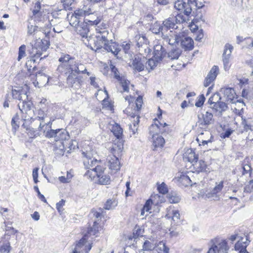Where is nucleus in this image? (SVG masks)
<instances>
[{"label":"nucleus","instance_id":"1","mask_svg":"<svg viewBox=\"0 0 253 253\" xmlns=\"http://www.w3.org/2000/svg\"><path fill=\"white\" fill-rule=\"evenodd\" d=\"M60 64L58 65L57 70L60 72H67L73 74H86L88 76L90 73L86 71V68L82 63L75 61L71 59L68 54L62 55L59 59Z\"/></svg>","mask_w":253,"mask_h":253},{"label":"nucleus","instance_id":"2","mask_svg":"<svg viewBox=\"0 0 253 253\" xmlns=\"http://www.w3.org/2000/svg\"><path fill=\"white\" fill-rule=\"evenodd\" d=\"M45 136L48 138H53L54 141H56V146H59V151L61 154L63 155L64 149L65 148V143L66 141L69 140L70 136L68 132L64 129H57L44 131Z\"/></svg>","mask_w":253,"mask_h":253},{"label":"nucleus","instance_id":"3","mask_svg":"<svg viewBox=\"0 0 253 253\" xmlns=\"http://www.w3.org/2000/svg\"><path fill=\"white\" fill-rule=\"evenodd\" d=\"M49 44L47 43L44 45V43L42 40H38L35 42L34 44H32L31 51L32 58L26 63V65H31L32 62H36L37 59L40 58L43 51H45L49 47Z\"/></svg>","mask_w":253,"mask_h":253},{"label":"nucleus","instance_id":"4","mask_svg":"<svg viewBox=\"0 0 253 253\" xmlns=\"http://www.w3.org/2000/svg\"><path fill=\"white\" fill-rule=\"evenodd\" d=\"M211 247L207 253H227L229 248L225 240L218 238L211 240Z\"/></svg>","mask_w":253,"mask_h":253},{"label":"nucleus","instance_id":"5","mask_svg":"<svg viewBox=\"0 0 253 253\" xmlns=\"http://www.w3.org/2000/svg\"><path fill=\"white\" fill-rule=\"evenodd\" d=\"M82 155L84 157V165L86 169H98L100 171L105 169L101 166V162L92 158L90 153L83 152Z\"/></svg>","mask_w":253,"mask_h":253},{"label":"nucleus","instance_id":"6","mask_svg":"<svg viewBox=\"0 0 253 253\" xmlns=\"http://www.w3.org/2000/svg\"><path fill=\"white\" fill-rule=\"evenodd\" d=\"M86 12L82 9H79L74 11L71 16L68 14L67 18L69 21V23L75 29L84 20V16H85Z\"/></svg>","mask_w":253,"mask_h":253},{"label":"nucleus","instance_id":"7","mask_svg":"<svg viewBox=\"0 0 253 253\" xmlns=\"http://www.w3.org/2000/svg\"><path fill=\"white\" fill-rule=\"evenodd\" d=\"M195 0H177L174 2V8L185 15L189 16L192 11V4H194Z\"/></svg>","mask_w":253,"mask_h":253},{"label":"nucleus","instance_id":"8","mask_svg":"<svg viewBox=\"0 0 253 253\" xmlns=\"http://www.w3.org/2000/svg\"><path fill=\"white\" fill-rule=\"evenodd\" d=\"M18 107L21 112L25 114L24 117L25 120H31L33 119V115L35 114L33 109H32L33 105L31 102H27L26 100H22L18 105Z\"/></svg>","mask_w":253,"mask_h":253},{"label":"nucleus","instance_id":"9","mask_svg":"<svg viewBox=\"0 0 253 253\" xmlns=\"http://www.w3.org/2000/svg\"><path fill=\"white\" fill-rule=\"evenodd\" d=\"M214 120L211 113L207 111L205 114H203L201 116L199 115L198 122L199 126L202 128L207 129L208 126L213 124Z\"/></svg>","mask_w":253,"mask_h":253},{"label":"nucleus","instance_id":"10","mask_svg":"<svg viewBox=\"0 0 253 253\" xmlns=\"http://www.w3.org/2000/svg\"><path fill=\"white\" fill-rule=\"evenodd\" d=\"M233 49V46L229 43H226L224 46L222 54V61L225 71H228L230 68V59Z\"/></svg>","mask_w":253,"mask_h":253},{"label":"nucleus","instance_id":"11","mask_svg":"<svg viewBox=\"0 0 253 253\" xmlns=\"http://www.w3.org/2000/svg\"><path fill=\"white\" fill-rule=\"evenodd\" d=\"M110 68L112 72L114 73V78L116 79L121 84V86L123 88V91L124 92H128V85L129 84V82L126 80L125 77H121L120 76V73L118 70V69L116 68L115 66L113 65H111Z\"/></svg>","mask_w":253,"mask_h":253},{"label":"nucleus","instance_id":"12","mask_svg":"<svg viewBox=\"0 0 253 253\" xmlns=\"http://www.w3.org/2000/svg\"><path fill=\"white\" fill-rule=\"evenodd\" d=\"M87 234H85L84 237L76 244L75 249L81 253H88L92 248V244L86 241Z\"/></svg>","mask_w":253,"mask_h":253},{"label":"nucleus","instance_id":"13","mask_svg":"<svg viewBox=\"0 0 253 253\" xmlns=\"http://www.w3.org/2000/svg\"><path fill=\"white\" fill-rule=\"evenodd\" d=\"M163 39L169 44L175 45L181 41V38L180 36L177 35L175 32L170 31L168 33L164 35Z\"/></svg>","mask_w":253,"mask_h":253},{"label":"nucleus","instance_id":"14","mask_svg":"<svg viewBox=\"0 0 253 253\" xmlns=\"http://www.w3.org/2000/svg\"><path fill=\"white\" fill-rule=\"evenodd\" d=\"M220 92L223 95V97L226 101L232 103L235 102L234 99L236 98V94L233 88L222 87L220 89Z\"/></svg>","mask_w":253,"mask_h":253},{"label":"nucleus","instance_id":"15","mask_svg":"<svg viewBox=\"0 0 253 253\" xmlns=\"http://www.w3.org/2000/svg\"><path fill=\"white\" fill-rule=\"evenodd\" d=\"M219 74V68L217 66L214 65L210 71L204 81V85L205 87L209 86L216 79Z\"/></svg>","mask_w":253,"mask_h":253},{"label":"nucleus","instance_id":"16","mask_svg":"<svg viewBox=\"0 0 253 253\" xmlns=\"http://www.w3.org/2000/svg\"><path fill=\"white\" fill-rule=\"evenodd\" d=\"M139 42H137V45L139 48V53L143 55V59H145V56H147L151 51V49L148 47L146 43L147 39L144 37H139L138 39Z\"/></svg>","mask_w":253,"mask_h":253},{"label":"nucleus","instance_id":"17","mask_svg":"<svg viewBox=\"0 0 253 253\" xmlns=\"http://www.w3.org/2000/svg\"><path fill=\"white\" fill-rule=\"evenodd\" d=\"M153 57L159 62L162 60L166 54V50L161 44H157L154 47Z\"/></svg>","mask_w":253,"mask_h":253},{"label":"nucleus","instance_id":"18","mask_svg":"<svg viewBox=\"0 0 253 253\" xmlns=\"http://www.w3.org/2000/svg\"><path fill=\"white\" fill-rule=\"evenodd\" d=\"M176 24L172 16L169 17L165 20L162 23L163 31H165V34H167L169 30L170 31H171V29H177V26H176Z\"/></svg>","mask_w":253,"mask_h":253},{"label":"nucleus","instance_id":"19","mask_svg":"<svg viewBox=\"0 0 253 253\" xmlns=\"http://www.w3.org/2000/svg\"><path fill=\"white\" fill-rule=\"evenodd\" d=\"M36 115H37L36 118L34 119L33 118L32 120H33V121L38 120V121H40V124H39V129H42V127L45 125L50 126V127H51V124H50V122H49L48 123H44L43 122V120L45 118L46 115L43 110H42V109L38 110L37 111V113H36Z\"/></svg>","mask_w":253,"mask_h":253},{"label":"nucleus","instance_id":"20","mask_svg":"<svg viewBox=\"0 0 253 253\" xmlns=\"http://www.w3.org/2000/svg\"><path fill=\"white\" fill-rule=\"evenodd\" d=\"M87 25V22L84 20L75 29L77 33L80 35L83 38H87V34L89 32Z\"/></svg>","mask_w":253,"mask_h":253},{"label":"nucleus","instance_id":"21","mask_svg":"<svg viewBox=\"0 0 253 253\" xmlns=\"http://www.w3.org/2000/svg\"><path fill=\"white\" fill-rule=\"evenodd\" d=\"M104 48L108 52H111L115 55H117L119 52L121 51L119 44L115 42H112V41H109L108 42H105Z\"/></svg>","mask_w":253,"mask_h":253},{"label":"nucleus","instance_id":"22","mask_svg":"<svg viewBox=\"0 0 253 253\" xmlns=\"http://www.w3.org/2000/svg\"><path fill=\"white\" fill-rule=\"evenodd\" d=\"M80 79L76 75L70 73L67 78V84L69 87H73L74 86L78 87L80 86Z\"/></svg>","mask_w":253,"mask_h":253},{"label":"nucleus","instance_id":"23","mask_svg":"<svg viewBox=\"0 0 253 253\" xmlns=\"http://www.w3.org/2000/svg\"><path fill=\"white\" fill-rule=\"evenodd\" d=\"M87 41H88V44L93 50H97L100 49L103 45L104 46V42L101 40H97L95 38V37H89Z\"/></svg>","mask_w":253,"mask_h":253},{"label":"nucleus","instance_id":"24","mask_svg":"<svg viewBox=\"0 0 253 253\" xmlns=\"http://www.w3.org/2000/svg\"><path fill=\"white\" fill-rule=\"evenodd\" d=\"M12 94L14 99H18L20 101L26 100L28 99L26 92L19 88L18 89H12Z\"/></svg>","mask_w":253,"mask_h":253},{"label":"nucleus","instance_id":"25","mask_svg":"<svg viewBox=\"0 0 253 253\" xmlns=\"http://www.w3.org/2000/svg\"><path fill=\"white\" fill-rule=\"evenodd\" d=\"M180 42L181 45L185 50H191L194 48V41L190 37H184Z\"/></svg>","mask_w":253,"mask_h":253},{"label":"nucleus","instance_id":"26","mask_svg":"<svg viewBox=\"0 0 253 253\" xmlns=\"http://www.w3.org/2000/svg\"><path fill=\"white\" fill-rule=\"evenodd\" d=\"M108 166L112 170L117 171L120 169V163L118 158L114 155L110 157L108 160Z\"/></svg>","mask_w":253,"mask_h":253},{"label":"nucleus","instance_id":"27","mask_svg":"<svg viewBox=\"0 0 253 253\" xmlns=\"http://www.w3.org/2000/svg\"><path fill=\"white\" fill-rule=\"evenodd\" d=\"M157 198L160 199L158 196L156 195L155 197H152V199H149L146 202L143 209L141 210V216H143L144 215L145 211H149L151 210V206L152 205H157L158 202L157 201H155V199Z\"/></svg>","mask_w":253,"mask_h":253},{"label":"nucleus","instance_id":"28","mask_svg":"<svg viewBox=\"0 0 253 253\" xmlns=\"http://www.w3.org/2000/svg\"><path fill=\"white\" fill-rule=\"evenodd\" d=\"M110 129L117 138L119 139L122 137L123 131L122 128L118 124L115 122L110 124Z\"/></svg>","mask_w":253,"mask_h":253},{"label":"nucleus","instance_id":"29","mask_svg":"<svg viewBox=\"0 0 253 253\" xmlns=\"http://www.w3.org/2000/svg\"><path fill=\"white\" fill-rule=\"evenodd\" d=\"M180 213L179 211L177 210H169L167 214L166 215V217L168 218H171L173 223L175 224H178L180 222Z\"/></svg>","mask_w":253,"mask_h":253},{"label":"nucleus","instance_id":"30","mask_svg":"<svg viewBox=\"0 0 253 253\" xmlns=\"http://www.w3.org/2000/svg\"><path fill=\"white\" fill-rule=\"evenodd\" d=\"M153 145L154 147V150L157 149L158 148H162L163 147L165 141L164 138L159 135L153 134Z\"/></svg>","mask_w":253,"mask_h":253},{"label":"nucleus","instance_id":"31","mask_svg":"<svg viewBox=\"0 0 253 253\" xmlns=\"http://www.w3.org/2000/svg\"><path fill=\"white\" fill-rule=\"evenodd\" d=\"M243 239L241 238L240 240H239L235 245V250L238 251L240 253H243L244 252H246V248L247 245L249 244L250 241H248V237L246 236V241L244 242L243 241Z\"/></svg>","mask_w":253,"mask_h":253},{"label":"nucleus","instance_id":"32","mask_svg":"<svg viewBox=\"0 0 253 253\" xmlns=\"http://www.w3.org/2000/svg\"><path fill=\"white\" fill-rule=\"evenodd\" d=\"M253 196V180L250 181L244 188L243 197H246L245 200L251 199Z\"/></svg>","mask_w":253,"mask_h":253},{"label":"nucleus","instance_id":"33","mask_svg":"<svg viewBox=\"0 0 253 253\" xmlns=\"http://www.w3.org/2000/svg\"><path fill=\"white\" fill-rule=\"evenodd\" d=\"M145 62V59L142 60L139 58H135L132 61V66L133 69L137 71H142L144 69L145 65L144 63Z\"/></svg>","mask_w":253,"mask_h":253},{"label":"nucleus","instance_id":"34","mask_svg":"<svg viewBox=\"0 0 253 253\" xmlns=\"http://www.w3.org/2000/svg\"><path fill=\"white\" fill-rule=\"evenodd\" d=\"M184 159L191 163L193 164L198 160V156L196 155L195 152L192 149H189L185 153Z\"/></svg>","mask_w":253,"mask_h":253},{"label":"nucleus","instance_id":"35","mask_svg":"<svg viewBox=\"0 0 253 253\" xmlns=\"http://www.w3.org/2000/svg\"><path fill=\"white\" fill-rule=\"evenodd\" d=\"M211 108L217 112L222 113L226 110L228 107L225 102L220 101L211 106Z\"/></svg>","mask_w":253,"mask_h":253},{"label":"nucleus","instance_id":"36","mask_svg":"<svg viewBox=\"0 0 253 253\" xmlns=\"http://www.w3.org/2000/svg\"><path fill=\"white\" fill-rule=\"evenodd\" d=\"M194 169L197 172H203L206 171L207 166L205 162L203 160H197L193 164Z\"/></svg>","mask_w":253,"mask_h":253},{"label":"nucleus","instance_id":"37","mask_svg":"<svg viewBox=\"0 0 253 253\" xmlns=\"http://www.w3.org/2000/svg\"><path fill=\"white\" fill-rule=\"evenodd\" d=\"M88 17L86 18L84 17V20L87 22V24L91 25H97L101 20L100 17H97L93 14H88Z\"/></svg>","mask_w":253,"mask_h":253},{"label":"nucleus","instance_id":"38","mask_svg":"<svg viewBox=\"0 0 253 253\" xmlns=\"http://www.w3.org/2000/svg\"><path fill=\"white\" fill-rule=\"evenodd\" d=\"M178 181L184 186L192 185L193 182L189 176L185 174H181L178 177Z\"/></svg>","mask_w":253,"mask_h":253},{"label":"nucleus","instance_id":"39","mask_svg":"<svg viewBox=\"0 0 253 253\" xmlns=\"http://www.w3.org/2000/svg\"><path fill=\"white\" fill-rule=\"evenodd\" d=\"M143 251H155L156 248V243L154 241L146 240L143 244Z\"/></svg>","mask_w":253,"mask_h":253},{"label":"nucleus","instance_id":"40","mask_svg":"<svg viewBox=\"0 0 253 253\" xmlns=\"http://www.w3.org/2000/svg\"><path fill=\"white\" fill-rule=\"evenodd\" d=\"M163 25H160L158 22H156L154 24L153 26H152L151 28V30H152L153 33L156 34H160V33L162 34V38L165 34V31H163Z\"/></svg>","mask_w":253,"mask_h":253},{"label":"nucleus","instance_id":"41","mask_svg":"<svg viewBox=\"0 0 253 253\" xmlns=\"http://www.w3.org/2000/svg\"><path fill=\"white\" fill-rule=\"evenodd\" d=\"M100 172L101 171H100V170L99 171L98 169H88L84 174V176L86 177L88 179L92 180L96 176H99V175H100Z\"/></svg>","mask_w":253,"mask_h":253},{"label":"nucleus","instance_id":"42","mask_svg":"<svg viewBox=\"0 0 253 253\" xmlns=\"http://www.w3.org/2000/svg\"><path fill=\"white\" fill-rule=\"evenodd\" d=\"M158 253H169V249L167 247L165 244L163 242H160L157 245L156 244L155 249Z\"/></svg>","mask_w":253,"mask_h":253},{"label":"nucleus","instance_id":"43","mask_svg":"<svg viewBox=\"0 0 253 253\" xmlns=\"http://www.w3.org/2000/svg\"><path fill=\"white\" fill-rule=\"evenodd\" d=\"M104 170L100 172V175H99V176H97L98 178V182L100 184L107 185L110 184L111 181L110 177L109 175L103 174Z\"/></svg>","mask_w":253,"mask_h":253},{"label":"nucleus","instance_id":"44","mask_svg":"<svg viewBox=\"0 0 253 253\" xmlns=\"http://www.w3.org/2000/svg\"><path fill=\"white\" fill-rule=\"evenodd\" d=\"M103 30L101 32L100 31V34L96 35L95 36V38L97 40H101L104 43L109 42V40L108 39V36L109 34V32L107 29H103Z\"/></svg>","mask_w":253,"mask_h":253},{"label":"nucleus","instance_id":"45","mask_svg":"<svg viewBox=\"0 0 253 253\" xmlns=\"http://www.w3.org/2000/svg\"><path fill=\"white\" fill-rule=\"evenodd\" d=\"M159 124H156L155 125H152L150 128V132H152V129H155V128L159 129V132L161 133H164L166 131V129L165 128V126H167V124L166 123H161L159 122Z\"/></svg>","mask_w":253,"mask_h":253},{"label":"nucleus","instance_id":"46","mask_svg":"<svg viewBox=\"0 0 253 253\" xmlns=\"http://www.w3.org/2000/svg\"><path fill=\"white\" fill-rule=\"evenodd\" d=\"M100 229L101 227L98 225L96 221H94L92 227L88 230L87 235L88 234L90 236L95 235Z\"/></svg>","mask_w":253,"mask_h":253},{"label":"nucleus","instance_id":"47","mask_svg":"<svg viewBox=\"0 0 253 253\" xmlns=\"http://www.w3.org/2000/svg\"><path fill=\"white\" fill-rule=\"evenodd\" d=\"M158 62H157V60L154 58L149 59L146 63V68L148 70H153L157 66Z\"/></svg>","mask_w":253,"mask_h":253},{"label":"nucleus","instance_id":"48","mask_svg":"<svg viewBox=\"0 0 253 253\" xmlns=\"http://www.w3.org/2000/svg\"><path fill=\"white\" fill-rule=\"evenodd\" d=\"M118 202L115 200H108L106 202L104 208L109 210L114 209L117 206Z\"/></svg>","mask_w":253,"mask_h":253},{"label":"nucleus","instance_id":"49","mask_svg":"<svg viewBox=\"0 0 253 253\" xmlns=\"http://www.w3.org/2000/svg\"><path fill=\"white\" fill-rule=\"evenodd\" d=\"M221 97L219 93H214L212 96H211L209 100L208 103H210V105L211 106L213 104L217 103L220 101Z\"/></svg>","mask_w":253,"mask_h":253},{"label":"nucleus","instance_id":"50","mask_svg":"<svg viewBox=\"0 0 253 253\" xmlns=\"http://www.w3.org/2000/svg\"><path fill=\"white\" fill-rule=\"evenodd\" d=\"M74 2V0H62L61 2L62 3V7L65 10H72V5Z\"/></svg>","mask_w":253,"mask_h":253},{"label":"nucleus","instance_id":"51","mask_svg":"<svg viewBox=\"0 0 253 253\" xmlns=\"http://www.w3.org/2000/svg\"><path fill=\"white\" fill-rule=\"evenodd\" d=\"M33 13L35 17H40L42 16V12L41 11V3L39 1L36 2L33 10Z\"/></svg>","mask_w":253,"mask_h":253},{"label":"nucleus","instance_id":"52","mask_svg":"<svg viewBox=\"0 0 253 253\" xmlns=\"http://www.w3.org/2000/svg\"><path fill=\"white\" fill-rule=\"evenodd\" d=\"M176 24L182 23L186 21V17L182 14H177L175 16H172Z\"/></svg>","mask_w":253,"mask_h":253},{"label":"nucleus","instance_id":"53","mask_svg":"<svg viewBox=\"0 0 253 253\" xmlns=\"http://www.w3.org/2000/svg\"><path fill=\"white\" fill-rule=\"evenodd\" d=\"M206 133L208 135H210V138L208 139V140H204L203 139H202L201 138V136L204 134V133L203 132H201L199 135V137L197 138V140L199 142L200 141V139H201L202 140V145H205L206 144H207L208 143H210V142H212V140L211 139L213 138L211 134V133H210L209 131H207L206 130Z\"/></svg>","mask_w":253,"mask_h":253},{"label":"nucleus","instance_id":"54","mask_svg":"<svg viewBox=\"0 0 253 253\" xmlns=\"http://www.w3.org/2000/svg\"><path fill=\"white\" fill-rule=\"evenodd\" d=\"M65 148L64 150L68 148L69 149V150H68V152H69V151H71L75 149L77 145V143L75 140L69 139V140L66 141V143H65Z\"/></svg>","mask_w":253,"mask_h":253},{"label":"nucleus","instance_id":"55","mask_svg":"<svg viewBox=\"0 0 253 253\" xmlns=\"http://www.w3.org/2000/svg\"><path fill=\"white\" fill-rule=\"evenodd\" d=\"M220 195H216L212 190L208 192L204 196L205 199H212L213 200H218L219 199Z\"/></svg>","mask_w":253,"mask_h":253},{"label":"nucleus","instance_id":"56","mask_svg":"<svg viewBox=\"0 0 253 253\" xmlns=\"http://www.w3.org/2000/svg\"><path fill=\"white\" fill-rule=\"evenodd\" d=\"M26 129L28 136L31 138H35L40 135L39 132L32 128H27Z\"/></svg>","mask_w":253,"mask_h":253},{"label":"nucleus","instance_id":"57","mask_svg":"<svg viewBox=\"0 0 253 253\" xmlns=\"http://www.w3.org/2000/svg\"><path fill=\"white\" fill-rule=\"evenodd\" d=\"M158 190L162 194H165L168 192L167 186L164 182L158 186Z\"/></svg>","mask_w":253,"mask_h":253},{"label":"nucleus","instance_id":"58","mask_svg":"<svg viewBox=\"0 0 253 253\" xmlns=\"http://www.w3.org/2000/svg\"><path fill=\"white\" fill-rule=\"evenodd\" d=\"M26 46L22 45L19 48V53L18 57V60L20 61V59L26 55L25 53Z\"/></svg>","mask_w":253,"mask_h":253},{"label":"nucleus","instance_id":"59","mask_svg":"<svg viewBox=\"0 0 253 253\" xmlns=\"http://www.w3.org/2000/svg\"><path fill=\"white\" fill-rule=\"evenodd\" d=\"M180 54L181 51L180 49H173L170 52L169 56L171 57L172 59H178Z\"/></svg>","mask_w":253,"mask_h":253},{"label":"nucleus","instance_id":"60","mask_svg":"<svg viewBox=\"0 0 253 253\" xmlns=\"http://www.w3.org/2000/svg\"><path fill=\"white\" fill-rule=\"evenodd\" d=\"M223 187V181H220L212 190L216 194V195H219V193L222 190Z\"/></svg>","mask_w":253,"mask_h":253},{"label":"nucleus","instance_id":"61","mask_svg":"<svg viewBox=\"0 0 253 253\" xmlns=\"http://www.w3.org/2000/svg\"><path fill=\"white\" fill-rule=\"evenodd\" d=\"M242 169L243 174L249 173L250 175L252 170V168L250 165L245 164V162H244V163L243 164V166L242 167Z\"/></svg>","mask_w":253,"mask_h":253},{"label":"nucleus","instance_id":"62","mask_svg":"<svg viewBox=\"0 0 253 253\" xmlns=\"http://www.w3.org/2000/svg\"><path fill=\"white\" fill-rule=\"evenodd\" d=\"M205 101V97L203 94L200 95L198 97V100L195 103V106L197 107H201L203 106Z\"/></svg>","mask_w":253,"mask_h":253},{"label":"nucleus","instance_id":"63","mask_svg":"<svg viewBox=\"0 0 253 253\" xmlns=\"http://www.w3.org/2000/svg\"><path fill=\"white\" fill-rule=\"evenodd\" d=\"M10 250V244L9 243H7L0 247V252L1 253H9Z\"/></svg>","mask_w":253,"mask_h":253},{"label":"nucleus","instance_id":"64","mask_svg":"<svg viewBox=\"0 0 253 253\" xmlns=\"http://www.w3.org/2000/svg\"><path fill=\"white\" fill-rule=\"evenodd\" d=\"M246 41V48L251 49L253 47V39L251 37H247L245 38Z\"/></svg>","mask_w":253,"mask_h":253}]
</instances>
